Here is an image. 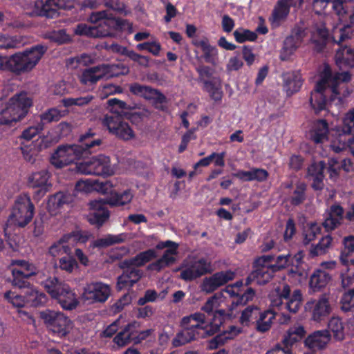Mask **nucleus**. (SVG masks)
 Returning <instances> with one entry per match:
<instances>
[{
	"mask_svg": "<svg viewBox=\"0 0 354 354\" xmlns=\"http://www.w3.org/2000/svg\"><path fill=\"white\" fill-rule=\"evenodd\" d=\"M42 284L47 292L54 299H56L64 293L69 285L55 277H50L42 282Z\"/></svg>",
	"mask_w": 354,
	"mask_h": 354,
	"instance_id": "nucleus-28",
	"label": "nucleus"
},
{
	"mask_svg": "<svg viewBox=\"0 0 354 354\" xmlns=\"http://www.w3.org/2000/svg\"><path fill=\"white\" fill-rule=\"evenodd\" d=\"M306 35L305 29L300 26L294 27L290 34L286 37L280 50L279 58L282 61L288 60L303 43Z\"/></svg>",
	"mask_w": 354,
	"mask_h": 354,
	"instance_id": "nucleus-13",
	"label": "nucleus"
},
{
	"mask_svg": "<svg viewBox=\"0 0 354 354\" xmlns=\"http://www.w3.org/2000/svg\"><path fill=\"white\" fill-rule=\"evenodd\" d=\"M274 272L270 264H260L255 262L253 271L246 279L245 285L248 286L252 283L258 285L266 284L272 278Z\"/></svg>",
	"mask_w": 354,
	"mask_h": 354,
	"instance_id": "nucleus-20",
	"label": "nucleus"
},
{
	"mask_svg": "<svg viewBox=\"0 0 354 354\" xmlns=\"http://www.w3.org/2000/svg\"><path fill=\"white\" fill-rule=\"evenodd\" d=\"M3 13L0 12V23L3 21ZM20 41L17 37L9 36L0 34V48L1 49H14L19 47Z\"/></svg>",
	"mask_w": 354,
	"mask_h": 354,
	"instance_id": "nucleus-51",
	"label": "nucleus"
},
{
	"mask_svg": "<svg viewBox=\"0 0 354 354\" xmlns=\"http://www.w3.org/2000/svg\"><path fill=\"white\" fill-rule=\"evenodd\" d=\"M344 209L339 205H332L323 223L326 231H331L340 225L343 219Z\"/></svg>",
	"mask_w": 354,
	"mask_h": 354,
	"instance_id": "nucleus-29",
	"label": "nucleus"
},
{
	"mask_svg": "<svg viewBox=\"0 0 354 354\" xmlns=\"http://www.w3.org/2000/svg\"><path fill=\"white\" fill-rule=\"evenodd\" d=\"M73 199V196L69 193L57 192L48 198L47 208L51 214H56L64 205L71 203Z\"/></svg>",
	"mask_w": 354,
	"mask_h": 354,
	"instance_id": "nucleus-26",
	"label": "nucleus"
},
{
	"mask_svg": "<svg viewBox=\"0 0 354 354\" xmlns=\"http://www.w3.org/2000/svg\"><path fill=\"white\" fill-rule=\"evenodd\" d=\"M326 70L328 71V76L327 77V86L329 87L330 91L333 94L337 95L339 93L337 85L339 82H348L351 80V75L349 72L337 73L335 75H332L330 68L329 66H326L322 76L326 75Z\"/></svg>",
	"mask_w": 354,
	"mask_h": 354,
	"instance_id": "nucleus-30",
	"label": "nucleus"
},
{
	"mask_svg": "<svg viewBox=\"0 0 354 354\" xmlns=\"http://www.w3.org/2000/svg\"><path fill=\"white\" fill-rule=\"evenodd\" d=\"M39 317L47 328L59 337L66 336L73 328V322L59 311L46 309L39 313Z\"/></svg>",
	"mask_w": 354,
	"mask_h": 354,
	"instance_id": "nucleus-8",
	"label": "nucleus"
},
{
	"mask_svg": "<svg viewBox=\"0 0 354 354\" xmlns=\"http://www.w3.org/2000/svg\"><path fill=\"white\" fill-rule=\"evenodd\" d=\"M75 169L77 172L85 175L110 176L114 174V168L111 164L110 158L104 155L77 162Z\"/></svg>",
	"mask_w": 354,
	"mask_h": 354,
	"instance_id": "nucleus-9",
	"label": "nucleus"
},
{
	"mask_svg": "<svg viewBox=\"0 0 354 354\" xmlns=\"http://www.w3.org/2000/svg\"><path fill=\"white\" fill-rule=\"evenodd\" d=\"M330 335L327 330H317L308 335L305 339V345L313 350L324 348L330 342Z\"/></svg>",
	"mask_w": 354,
	"mask_h": 354,
	"instance_id": "nucleus-24",
	"label": "nucleus"
},
{
	"mask_svg": "<svg viewBox=\"0 0 354 354\" xmlns=\"http://www.w3.org/2000/svg\"><path fill=\"white\" fill-rule=\"evenodd\" d=\"M28 10V8H26ZM59 8L55 0H37L35 1L26 14L30 16H44L54 18L59 15Z\"/></svg>",
	"mask_w": 354,
	"mask_h": 354,
	"instance_id": "nucleus-18",
	"label": "nucleus"
},
{
	"mask_svg": "<svg viewBox=\"0 0 354 354\" xmlns=\"http://www.w3.org/2000/svg\"><path fill=\"white\" fill-rule=\"evenodd\" d=\"M126 268L127 270L118 278L116 287L118 290L131 288L142 276V271L138 268L133 267Z\"/></svg>",
	"mask_w": 354,
	"mask_h": 354,
	"instance_id": "nucleus-25",
	"label": "nucleus"
},
{
	"mask_svg": "<svg viewBox=\"0 0 354 354\" xmlns=\"http://www.w3.org/2000/svg\"><path fill=\"white\" fill-rule=\"evenodd\" d=\"M89 20L92 24H97L95 28L98 32H105V34L99 35V37L111 35L112 31L115 30L117 26L116 18L105 10L93 12L89 17Z\"/></svg>",
	"mask_w": 354,
	"mask_h": 354,
	"instance_id": "nucleus-14",
	"label": "nucleus"
},
{
	"mask_svg": "<svg viewBox=\"0 0 354 354\" xmlns=\"http://www.w3.org/2000/svg\"><path fill=\"white\" fill-rule=\"evenodd\" d=\"M354 131V109L348 111L343 120L342 131L344 134H350Z\"/></svg>",
	"mask_w": 354,
	"mask_h": 354,
	"instance_id": "nucleus-63",
	"label": "nucleus"
},
{
	"mask_svg": "<svg viewBox=\"0 0 354 354\" xmlns=\"http://www.w3.org/2000/svg\"><path fill=\"white\" fill-rule=\"evenodd\" d=\"M55 300L66 310H74L80 304L76 293L70 286Z\"/></svg>",
	"mask_w": 354,
	"mask_h": 354,
	"instance_id": "nucleus-36",
	"label": "nucleus"
},
{
	"mask_svg": "<svg viewBox=\"0 0 354 354\" xmlns=\"http://www.w3.org/2000/svg\"><path fill=\"white\" fill-rule=\"evenodd\" d=\"M11 266H16L17 268H12V276H21L24 278H29L37 273V268L35 264L25 260H12Z\"/></svg>",
	"mask_w": 354,
	"mask_h": 354,
	"instance_id": "nucleus-32",
	"label": "nucleus"
},
{
	"mask_svg": "<svg viewBox=\"0 0 354 354\" xmlns=\"http://www.w3.org/2000/svg\"><path fill=\"white\" fill-rule=\"evenodd\" d=\"M335 59L339 68L354 67V50L347 46L341 47L337 50Z\"/></svg>",
	"mask_w": 354,
	"mask_h": 354,
	"instance_id": "nucleus-35",
	"label": "nucleus"
},
{
	"mask_svg": "<svg viewBox=\"0 0 354 354\" xmlns=\"http://www.w3.org/2000/svg\"><path fill=\"white\" fill-rule=\"evenodd\" d=\"M306 189L305 183H298L290 198V203L294 205L302 203L306 199Z\"/></svg>",
	"mask_w": 354,
	"mask_h": 354,
	"instance_id": "nucleus-55",
	"label": "nucleus"
},
{
	"mask_svg": "<svg viewBox=\"0 0 354 354\" xmlns=\"http://www.w3.org/2000/svg\"><path fill=\"white\" fill-rule=\"evenodd\" d=\"M223 301V296L221 293L215 294L209 297L205 304L201 307V310L208 314L215 311Z\"/></svg>",
	"mask_w": 354,
	"mask_h": 354,
	"instance_id": "nucleus-53",
	"label": "nucleus"
},
{
	"mask_svg": "<svg viewBox=\"0 0 354 354\" xmlns=\"http://www.w3.org/2000/svg\"><path fill=\"white\" fill-rule=\"evenodd\" d=\"M306 331L300 324H295L290 327L284 333L281 344L292 351V348L300 342L306 335Z\"/></svg>",
	"mask_w": 354,
	"mask_h": 354,
	"instance_id": "nucleus-22",
	"label": "nucleus"
},
{
	"mask_svg": "<svg viewBox=\"0 0 354 354\" xmlns=\"http://www.w3.org/2000/svg\"><path fill=\"white\" fill-rule=\"evenodd\" d=\"M93 99V97L91 95H87L84 97H80L76 98L68 97L62 100V104L66 107H69L72 106H83L88 104L92 101Z\"/></svg>",
	"mask_w": 354,
	"mask_h": 354,
	"instance_id": "nucleus-59",
	"label": "nucleus"
},
{
	"mask_svg": "<svg viewBox=\"0 0 354 354\" xmlns=\"http://www.w3.org/2000/svg\"><path fill=\"white\" fill-rule=\"evenodd\" d=\"M34 213L35 206L30 198L26 194L19 196L4 225L5 234H7L9 228L12 227H24L27 225L32 219Z\"/></svg>",
	"mask_w": 354,
	"mask_h": 354,
	"instance_id": "nucleus-5",
	"label": "nucleus"
},
{
	"mask_svg": "<svg viewBox=\"0 0 354 354\" xmlns=\"http://www.w3.org/2000/svg\"><path fill=\"white\" fill-rule=\"evenodd\" d=\"M328 327L333 333V336L336 339L342 340L344 339V327L342 320L339 317H332L328 322Z\"/></svg>",
	"mask_w": 354,
	"mask_h": 354,
	"instance_id": "nucleus-52",
	"label": "nucleus"
},
{
	"mask_svg": "<svg viewBox=\"0 0 354 354\" xmlns=\"http://www.w3.org/2000/svg\"><path fill=\"white\" fill-rule=\"evenodd\" d=\"M103 71L104 78L109 79L122 75H127L129 72L127 66L122 64H101Z\"/></svg>",
	"mask_w": 354,
	"mask_h": 354,
	"instance_id": "nucleus-47",
	"label": "nucleus"
},
{
	"mask_svg": "<svg viewBox=\"0 0 354 354\" xmlns=\"http://www.w3.org/2000/svg\"><path fill=\"white\" fill-rule=\"evenodd\" d=\"M133 197V194L129 190H125L122 193L116 192H111L110 196L105 200L106 204L111 207L124 206L131 203Z\"/></svg>",
	"mask_w": 354,
	"mask_h": 354,
	"instance_id": "nucleus-41",
	"label": "nucleus"
},
{
	"mask_svg": "<svg viewBox=\"0 0 354 354\" xmlns=\"http://www.w3.org/2000/svg\"><path fill=\"white\" fill-rule=\"evenodd\" d=\"M221 324V320L206 322L205 315L199 312L185 316L180 322L183 329L173 339V345L177 347L194 340L197 337L213 335L218 331Z\"/></svg>",
	"mask_w": 354,
	"mask_h": 354,
	"instance_id": "nucleus-1",
	"label": "nucleus"
},
{
	"mask_svg": "<svg viewBox=\"0 0 354 354\" xmlns=\"http://www.w3.org/2000/svg\"><path fill=\"white\" fill-rule=\"evenodd\" d=\"M290 7L283 0H278L270 19L274 26H278L288 16Z\"/></svg>",
	"mask_w": 354,
	"mask_h": 354,
	"instance_id": "nucleus-43",
	"label": "nucleus"
},
{
	"mask_svg": "<svg viewBox=\"0 0 354 354\" xmlns=\"http://www.w3.org/2000/svg\"><path fill=\"white\" fill-rule=\"evenodd\" d=\"M130 239V234L128 233H120L118 234H108L101 239L93 241V245L95 248H106L115 244L124 243Z\"/></svg>",
	"mask_w": 354,
	"mask_h": 354,
	"instance_id": "nucleus-33",
	"label": "nucleus"
},
{
	"mask_svg": "<svg viewBox=\"0 0 354 354\" xmlns=\"http://www.w3.org/2000/svg\"><path fill=\"white\" fill-rule=\"evenodd\" d=\"M32 100L25 92L16 93L8 102L0 99V124L10 125L24 118Z\"/></svg>",
	"mask_w": 354,
	"mask_h": 354,
	"instance_id": "nucleus-4",
	"label": "nucleus"
},
{
	"mask_svg": "<svg viewBox=\"0 0 354 354\" xmlns=\"http://www.w3.org/2000/svg\"><path fill=\"white\" fill-rule=\"evenodd\" d=\"M330 280V274L322 270H315L310 277V286L314 291L324 288Z\"/></svg>",
	"mask_w": 354,
	"mask_h": 354,
	"instance_id": "nucleus-46",
	"label": "nucleus"
},
{
	"mask_svg": "<svg viewBox=\"0 0 354 354\" xmlns=\"http://www.w3.org/2000/svg\"><path fill=\"white\" fill-rule=\"evenodd\" d=\"M73 236V233L64 234L49 248V254L53 257L64 254H69L71 249L68 245H65V243H66Z\"/></svg>",
	"mask_w": 354,
	"mask_h": 354,
	"instance_id": "nucleus-45",
	"label": "nucleus"
},
{
	"mask_svg": "<svg viewBox=\"0 0 354 354\" xmlns=\"http://www.w3.org/2000/svg\"><path fill=\"white\" fill-rule=\"evenodd\" d=\"M275 318L276 313L272 310H267L263 312L260 311L259 316H258L254 325L255 329L261 333L269 330Z\"/></svg>",
	"mask_w": 354,
	"mask_h": 354,
	"instance_id": "nucleus-37",
	"label": "nucleus"
},
{
	"mask_svg": "<svg viewBox=\"0 0 354 354\" xmlns=\"http://www.w3.org/2000/svg\"><path fill=\"white\" fill-rule=\"evenodd\" d=\"M5 299L15 307L21 308L27 305L26 297L17 294L12 291H8L4 294Z\"/></svg>",
	"mask_w": 354,
	"mask_h": 354,
	"instance_id": "nucleus-60",
	"label": "nucleus"
},
{
	"mask_svg": "<svg viewBox=\"0 0 354 354\" xmlns=\"http://www.w3.org/2000/svg\"><path fill=\"white\" fill-rule=\"evenodd\" d=\"M102 124L111 134L122 140H130L136 136L129 124L119 115H105L102 120Z\"/></svg>",
	"mask_w": 354,
	"mask_h": 354,
	"instance_id": "nucleus-10",
	"label": "nucleus"
},
{
	"mask_svg": "<svg viewBox=\"0 0 354 354\" xmlns=\"http://www.w3.org/2000/svg\"><path fill=\"white\" fill-rule=\"evenodd\" d=\"M303 301L301 292L295 289L291 294V289L287 283H282L275 288L271 295V305L279 308H285L291 313H296L301 308Z\"/></svg>",
	"mask_w": 354,
	"mask_h": 354,
	"instance_id": "nucleus-6",
	"label": "nucleus"
},
{
	"mask_svg": "<svg viewBox=\"0 0 354 354\" xmlns=\"http://www.w3.org/2000/svg\"><path fill=\"white\" fill-rule=\"evenodd\" d=\"M105 201H91L88 204L89 212L86 216L87 221L90 224L97 227H102L110 216L109 211L105 207Z\"/></svg>",
	"mask_w": 354,
	"mask_h": 354,
	"instance_id": "nucleus-16",
	"label": "nucleus"
},
{
	"mask_svg": "<svg viewBox=\"0 0 354 354\" xmlns=\"http://www.w3.org/2000/svg\"><path fill=\"white\" fill-rule=\"evenodd\" d=\"M62 116L63 115L59 109L56 108L49 109L40 115L41 124L44 126V124L57 122Z\"/></svg>",
	"mask_w": 354,
	"mask_h": 354,
	"instance_id": "nucleus-54",
	"label": "nucleus"
},
{
	"mask_svg": "<svg viewBox=\"0 0 354 354\" xmlns=\"http://www.w3.org/2000/svg\"><path fill=\"white\" fill-rule=\"evenodd\" d=\"M27 305L30 306H39L44 305L46 301V295L41 292H39L37 288L32 286L24 292Z\"/></svg>",
	"mask_w": 354,
	"mask_h": 354,
	"instance_id": "nucleus-44",
	"label": "nucleus"
},
{
	"mask_svg": "<svg viewBox=\"0 0 354 354\" xmlns=\"http://www.w3.org/2000/svg\"><path fill=\"white\" fill-rule=\"evenodd\" d=\"M104 78L101 64L84 69L80 75L79 80L82 84L93 86Z\"/></svg>",
	"mask_w": 354,
	"mask_h": 354,
	"instance_id": "nucleus-31",
	"label": "nucleus"
},
{
	"mask_svg": "<svg viewBox=\"0 0 354 354\" xmlns=\"http://www.w3.org/2000/svg\"><path fill=\"white\" fill-rule=\"evenodd\" d=\"M321 232L320 226L315 223H310L308 228L304 231V243L307 245L310 243L311 241L315 239L317 236Z\"/></svg>",
	"mask_w": 354,
	"mask_h": 354,
	"instance_id": "nucleus-61",
	"label": "nucleus"
},
{
	"mask_svg": "<svg viewBox=\"0 0 354 354\" xmlns=\"http://www.w3.org/2000/svg\"><path fill=\"white\" fill-rule=\"evenodd\" d=\"M111 294L109 284L101 281L87 283L83 290L82 299L88 304L104 303Z\"/></svg>",
	"mask_w": 354,
	"mask_h": 354,
	"instance_id": "nucleus-12",
	"label": "nucleus"
},
{
	"mask_svg": "<svg viewBox=\"0 0 354 354\" xmlns=\"http://www.w3.org/2000/svg\"><path fill=\"white\" fill-rule=\"evenodd\" d=\"M142 97L159 103H162L165 101V96L162 93L150 86H147Z\"/></svg>",
	"mask_w": 354,
	"mask_h": 354,
	"instance_id": "nucleus-64",
	"label": "nucleus"
},
{
	"mask_svg": "<svg viewBox=\"0 0 354 354\" xmlns=\"http://www.w3.org/2000/svg\"><path fill=\"white\" fill-rule=\"evenodd\" d=\"M328 37V30L324 26L317 28L316 30L313 32L311 43L313 45V48L315 51L319 53L324 49L326 45Z\"/></svg>",
	"mask_w": 354,
	"mask_h": 354,
	"instance_id": "nucleus-42",
	"label": "nucleus"
},
{
	"mask_svg": "<svg viewBox=\"0 0 354 354\" xmlns=\"http://www.w3.org/2000/svg\"><path fill=\"white\" fill-rule=\"evenodd\" d=\"M235 272L230 270L216 272L203 280L201 289L205 293H211L227 282L232 281L235 278Z\"/></svg>",
	"mask_w": 354,
	"mask_h": 354,
	"instance_id": "nucleus-17",
	"label": "nucleus"
},
{
	"mask_svg": "<svg viewBox=\"0 0 354 354\" xmlns=\"http://www.w3.org/2000/svg\"><path fill=\"white\" fill-rule=\"evenodd\" d=\"M42 284L47 292L54 299H56L64 293L69 285L55 277H50L42 282Z\"/></svg>",
	"mask_w": 354,
	"mask_h": 354,
	"instance_id": "nucleus-27",
	"label": "nucleus"
},
{
	"mask_svg": "<svg viewBox=\"0 0 354 354\" xmlns=\"http://www.w3.org/2000/svg\"><path fill=\"white\" fill-rule=\"evenodd\" d=\"M75 32L78 35H85L90 37H99V35H102V32H98L95 28V26H88L85 24H80L75 28ZM105 34L102 32V35Z\"/></svg>",
	"mask_w": 354,
	"mask_h": 354,
	"instance_id": "nucleus-56",
	"label": "nucleus"
},
{
	"mask_svg": "<svg viewBox=\"0 0 354 354\" xmlns=\"http://www.w3.org/2000/svg\"><path fill=\"white\" fill-rule=\"evenodd\" d=\"M47 50L46 46L37 44L8 55V72L15 75L30 73L39 64Z\"/></svg>",
	"mask_w": 354,
	"mask_h": 354,
	"instance_id": "nucleus-3",
	"label": "nucleus"
},
{
	"mask_svg": "<svg viewBox=\"0 0 354 354\" xmlns=\"http://www.w3.org/2000/svg\"><path fill=\"white\" fill-rule=\"evenodd\" d=\"M333 238L326 235L321 239L316 245H313L310 249V255L312 257L326 254L332 246Z\"/></svg>",
	"mask_w": 354,
	"mask_h": 354,
	"instance_id": "nucleus-50",
	"label": "nucleus"
},
{
	"mask_svg": "<svg viewBox=\"0 0 354 354\" xmlns=\"http://www.w3.org/2000/svg\"><path fill=\"white\" fill-rule=\"evenodd\" d=\"M343 248L339 259L342 264L346 266H352L354 268V260L349 259V256L354 252V235L345 236L342 241Z\"/></svg>",
	"mask_w": 354,
	"mask_h": 354,
	"instance_id": "nucleus-39",
	"label": "nucleus"
},
{
	"mask_svg": "<svg viewBox=\"0 0 354 354\" xmlns=\"http://www.w3.org/2000/svg\"><path fill=\"white\" fill-rule=\"evenodd\" d=\"M305 309L310 313L311 319L315 322H321L332 310L328 297L326 295H322L318 299L308 301L305 305Z\"/></svg>",
	"mask_w": 354,
	"mask_h": 354,
	"instance_id": "nucleus-15",
	"label": "nucleus"
},
{
	"mask_svg": "<svg viewBox=\"0 0 354 354\" xmlns=\"http://www.w3.org/2000/svg\"><path fill=\"white\" fill-rule=\"evenodd\" d=\"M131 327V324L127 325L124 328L114 337L113 342L118 346L122 347L131 342L132 339L131 333L130 331Z\"/></svg>",
	"mask_w": 354,
	"mask_h": 354,
	"instance_id": "nucleus-57",
	"label": "nucleus"
},
{
	"mask_svg": "<svg viewBox=\"0 0 354 354\" xmlns=\"http://www.w3.org/2000/svg\"><path fill=\"white\" fill-rule=\"evenodd\" d=\"M104 5L111 10L124 15H127L131 12L126 9V5L121 0H104Z\"/></svg>",
	"mask_w": 354,
	"mask_h": 354,
	"instance_id": "nucleus-62",
	"label": "nucleus"
},
{
	"mask_svg": "<svg viewBox=\"0 0 354 354\" xmlns=\"http://www.w3.org/2000/svg\"><path fill=\"white\" fill-rule=\"evenodd\" d=\"M349 22H351L349 21ZM354 34V25L350 24L344 25L343 26L338 27L334 26L332 29L331 37L334 42L341 44L347 39H351Z\"/></svg>",
	"mask_w": 354,
	"mask_h": 354,
	"instance_id": "nucleus-40",
	"label": "nucleus"
},
{
	"mask_svg": "<svg viewBox=\"0 0 354 354\" xmlns=\"http://www.w3.org/2000/svg\"><path fill=\"white\" fill-rule=\"evenodd\" d=\"M156 257V252L153 250H147L140 252L136 257L129 259H125L121 263V268L140 267Z\"/></svg>",
	"mask_w": 354,
	"mask_h": 354,
	"instance_id": "nucleus-34",
	"label": "nucleus"
},
{
	"mask_svg": "<svg viewBox=\"0 0 354 354\" xmlns=\"http://www.w3.org/2000/svg\"><path fill=\"white\" fill-rule=\"evenodd\" d=\"M260 309L257 306H248L242 312L239 318V322L242 325L249 326L251 324L254 325L256 319L260 314Z\"/></svg>",
	"mask_w": 354,
	"mask_h": 354,
	"instance_id": "nucleus-49",
	"label": "nucleus"
},
{
	"mask_svg": "<svg viewBox=\"0 0 354 354\" xmlns=\"http://www.w3.org/2000/svg\"><path fill=\"white\" fill-rule=\"evenodd\" d=\"M302 84L301 75L298 73H288L283 75V88L288 95L297 92Z\"/></svg>",
	"mask_w": 354,
	"mask_h": 354,
	"instance_id": "nucleus-38",
	"label": "nucleus"
},
{
	"mask_svg": "<svg viewBox=\"0 0 354 354\" xmlns=\"http://www.w3.org/2000/svg\"><path fill=\"white\" fill-rule=\"evenodd\" d=\"M328 71L326 70V75L322 76L320 81H319L314 89L311 93L310 97V103L312 108L315 110V113H318L324 110L326 107V96L325 93L330 91L329 87L327 86V77L328 76Z\"/></svg>",
	"mask_w": 354,
	"mask_h": 354,
	"instance_id": "nucleus-19",
	"label": "nucleus"
},
{
	"mask_svg": "<svg viewBox=\"0 0 354 354\" xmlns=\"http://www.w3.org/2000/svg\"><path fill=\"white\" fill-rule=\"evenodd\" d=\"M235 40L239 43H243L246 41H254L257 35L254 32L250 31L248 29L238 28L234 33Z\"/></svg>",
	"mask_w": 354,
	"mask_h": 354,
	"instance_id": "nucleus-58",
	"label": "nucleus"
},
{
	"mask_svg": "<svg viewBox=\"0 0 354 354\" xmlns=\"http://www.w3.org/2000/svg\"><path fill=\"white\" fill-rule=\"evenodd\" d=\"M93 134L86 133L80 138V145L61 146L53 154L51 162L57 168L63 167L75 159L84 158L91 153L90 149L101 144L100 139L91 140Z\"/></svg>",
	"mask_w": 354,
	"mask_h": 354,
	"instance_id": "nucleus-2",
	"label": "nucleus"
},
{
	"mask_svg": "<svg viewBox=\"0 0 354 354\" xmlns=\"http://www.w3.org/2000/svg\"><path fill=\"white\" fill-rule=\"evenodd\" d=\"M49 178L50 174L47 171L34 172L28 177V185L32 188H39L37 194L44 196L51 187Z\"/></svg>",
	"mask_w": 354,
	"mask_h": 354,
	"instance_id": "nucleus-21",
	"label": "nucleus"
},
{
	"mask_svg": "<svg viewBox=\"0 0 354 354\" xmlns=\"http://www.w3.org/2000/svg\"><path fill=\"white\" fill-rule=\"evenodd\" d=\"M177 270L180 271L179 278L189 282L210 274L214 268L211 261L206 258L189 257L183 260Z\"/></svg>",
	"mask_w": 354,
	"mask_h": 354,
	"instance_id": "nucleus-7",
	"label": "nucleus"
},
{
	"mask_svg": "<svg viewBox=\"0 0 354 354\" xmlns=\"http://www.w3.org/2000/svg\"><path fill=\"white\" fill-rule=\"evenodd\" d=\"M328 125L325 120L315 121L308 133L309 139L315 144H322L328 139Z\"/></svg>",
	"mask_w": 354,
	"mask_h": 354,
	"instance_id": "nucleus-23",
	"label": "nucleus"
},
{
	"mask_svg": "<svg viewBox=\"0 0 354 354\" xmlns=\"http://www.w3.org/2000/svg\"><path fill=\"white\" fill-rule=\"evenodd\" d=\"M332 4L333 10L341 21L354 8V0H332Z\"/></svg>",
	"mask_w": 354,
	"mask_h": 354,
	"instance_id": "nucleus-48",
	"label": "nucleus"
},
{
	"mask_svg": "<svg viewBox=\"0 0 354 354\" xmlns=\"http://www.w3.org/2000/svg\"><path fill=\"white\" fill-rule=\"evenodd\" d=\"M178 247V243L170 240L159 242L156 246V249L162 250L165 248L166 250L160 259L150 264L149 268L159 272L165 268L174 264L177 261Z\"/></svg>",
	"mask_w": 354,
	"mask_h": 354,
	"instance_id": "nucleus-11",
	"label": "nucleus"
}]
</instances>
